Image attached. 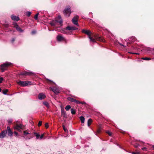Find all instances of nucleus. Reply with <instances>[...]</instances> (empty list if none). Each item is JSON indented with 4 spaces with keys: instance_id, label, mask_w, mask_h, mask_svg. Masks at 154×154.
<instances>
[{
    "instance_id": "20e7f679",
    "label": "nucleus",
    "mask_w": 154,
    "mask_h": 154,
    "mask_svg": "<svg viewBox=\"0 0 154 154\" xmlns=\"http://www.w3.org/2000/svg\"><path fill=\"white\" fill-rule=\"evenodd\" d=\"M78 29V28L75 26H68L66 28L64 29V30L62 32L64 33H67V30H76Z\"/></svg>"
},
{
    "instance_id": "6ab92c4d",
    "label": "nucleus",
    "mask_w": 154,
    "mask_h": 154,
    "mask_svg": "<svg viewBox=\"0 0 154 154\" xmlns=\"http://www.w3.org/2000/svg\"><path fill=\"white\" fill-rule=\"evenodd\" d=\"M43 104L45 106L49 108V105L48 103L46 101H45L43 102Z\"/></svg>"
},
{
    "instance_id": "de8ad7c7",
    "label": "nucleus",
    "mask_w": 154,
    "mask_h": 154,
    "mask_svg": "<svg viewBox=\"0 0 154 154\" xmlns=\"http://www.w3.org/2000/svg\"><path fill=\"white\" fill-rule=\"evenodd\" d=\"M15 39L14 38H13L11 40V42H13L14 41Z\"/></svg>"
},
{
    "instance_id": "72a5a7b5",
    "label": "nucleus",
    "mask_w": 154,
    "mask_h": 154,
    "mask_svg": "<svg viewBox=\"0 0 154 154\" xmlns=\"http://www.w3.org/2000/svg\"><path fill=\"white\" fill-rule=\"evenodd\" d=\"M63 130L65 132H66L68 131V130H67V129L66 128L65 126L63 125Z\"/></svg>"
},
{
    "instance_id": "f704fd0d",
    "label": "nucleus",
    "mask_w": 154,
    "mask_h": 154,
    "mask_svg": "<svg viewBox=\"0 0 154 154\" xmlns=\"http://www.w3.org/2000/svg\"><path fill=\"white\" fill-rule=\"evenodd\" d=\"M42 124V122L41 121H39L38 124V126H41Z\"/></svg>"
},
{
    "instance_id": "dca6fc26",
    "label": "nucleus",
    "mask_w": 154,
    "mask_h": 154,
    "mask_svg": "<svg viewBox=\"0 0 154 154\" xmlns=\"http://www.w3.org/2000/svg\"><path fill=\"white\" fill-rule=\"evenodd\" d=\"M33 73L31 72H25L24 73H21V75H30L32 74Z\"/></svg>"
},
{
    "instance_id": "f257e3e1",
    "label": "nucleus",
    "mask_w": 154,
    "mask_h": 154,
    "mask_svg": "<svg viewBox=\"0 0 154 154\" xmlns=\"http://www.w3.org/2000/svg\"><path fill=\"white\" fill-rule=\"evenodd\" d=\"M12 64V63L10 62H6L5 63L1 64L0 66L2 72H4L8 67L10 66Z\"/></svg>"
},
{
    "instance_id": "423d86ee",
    "label": "nucleus",
    "mask_w": 154,
    "mask_h": 154,
    "mask_svg": "<svg viewBox=\"0 0 154 154\" xmlns=\"http://www.w3.org/2000/svg\"><path fill=\"white\" fill-rule=\"evenodd\" d=\"M79 18V16H75L72 19V23L75 25L79 26V25L78 23V21Z\"/></svg>"
},
{
    "instance_id": "603ef678",
    "label": "nucleus",
    "mask_w": 154,
    "mask_h": 154,
    "mask_svg": "<svg viewBox=\"0 0 154 154\" xmlns=\"http://www.w3.org/2000/svg\"><path fill=\"white\" fill-rule=\"evenodd\" d=\"M152 147L154 148V145L152 146Z\"/></svg>"
},
{
    "instance_id": "8fccbe9b",
    "label": "nucleus",
    "mask_w": 154,
    "mask_h": 154,
    "mask_svg": "<svg viewBox=\"0 0 154 154\" xmlns=\"http://www.w3.org/2000/svg\"><path fill=\"white\" fill-rule=\"evenodd\" d=\"M120 45H121L122 46H124L123 45H122V44H120Z\"/></svg>"
},
{
    "instance_id": "aec40b11",
    "label": "nucleus",
    "mask_w": 154,
    "mask_h": 154,
    "mask_svg": "<svg viewBox=\"0 0 154 154\" xmlns=\"http://www.w3.org/2000/svg\"><path fill=\"white\" fill-rule=\"evenodd\" d=\"M50 24L51 26H55L56 25V22L55 21H52L50 23Z\"/></svg>"
},
{
    "instance_id": "09e8293b",
    "label": "nucleus",
    "mask_w": 154,
    "mask_h": 154,
    "mask_svg": "<svg viewBox=\"0 0 154 154\" xmlns=\"http://www.w3.org/2000/svg\"><path fill=\"white\" fill-rule=\"evenodd\" d=\"M100 129H99L97 130V132L98 133H100Z\"/></svg>"
},
{
    "instance_id": "1a4fd4ad",
    "label": "nucleus",
    "mask_w": 154,
    "mask_h": 154,
    "mask_svg": "<svg viewBox=\"0 0 154 154\" xmlns=\"http://www.w3.org/2000/svg\"><path fill=\"white\" fill-rule=\"evenodd\" d=\"M7 132V131H3L0 133V138H2L6 135Z\"/></svg>"
},
{
    "instance_id": "e433bc0d",
    "label": "nucleus",
    "mask_w": 154,
    "mask_h": 154,
    "mask_svg": "<svg viewBox=\"0 0 154 154\" xmlns=\"http://www.w3.org/2000/svg\"><path fill=\"white\" fill-rule=\"evenodd\" d=\"M142 150L144 151H146L147 148L146 147H143L142 148Z\"/></svg>"
},
{
    "instance_id": "c756f323",
    "label": "nucleus",
    "mask_w": 154,
    "mask_h": 154,
    "mask_svg": "<svg viewBox=\"0 0 154 154\" xmlns=\"http://www.w3.org/2000/svg\"><path fill=\"white\" fill-rule=\"evenodd\" d=\"M31 14V12L30 11H27L26 13V14L28 17H29L30 15Z\"/></svg>"
},
{
    "instance_id": "58836bf2",
    "label": "nucleus",
    "mask_w": 154,
    "mask_h": 154,
    "mask_svg": "<svg viewBox=\"0 0 154 154\" xmlns=\"http://www.w3.org/2000/svg\"><path fill=\"white\" fill-rule=\"evenodd\" d=\"M45 127L46 128H48V123H46L45 124Z\"/></svg>"
},
{
    "instance_id": "7c9ffc66",
    "label": "nucleus",
    "mask_w": 154,
    "mask_h": 154,
    "mask_svg": "<svg viewBox=\"0 0 154 154\" xmlns=\"http://www.w3.org/2000/svg\"><path fill=\"white\" fill-rule=\"evenodd\" d=\"M39 14V13H38L36 14L35 15L34 18L35 20H37L38 19V15Z\"/></svg>"
},
{
    "instance_id": "412c9836",
    "label": "nucleus",
    "mask_w": 154,
    "mask_h": 154,
    "mask_svg": "<svg viewBox=\"0 0 154 154\" xmlns=\"http://www.w3.org/2000/svg\"><path fill=\"white\" fill-rule=\"evenodd\" d=\"M89 38L90 39V41L93 42H95V39L93 38L92 37H91V36H89Z\"/></svg>"
},
{
    "instance_id": "79ce46f5",
    "label": "nucleus",
    "mask_w": 154,
    "mask_h": 154,
    "mask_svg": "<svg viewBox=\"0 0 154 154\" xmlns=\"http://www.w3.org/2000/svg\"><path fill=\"white\" fill-rule=\"evenodd\" d=\"M35 33H36V31L34 30L32 31V34H34Z\"/></svg>"
},
{
    "instance_id": "4468645a",
    "label": "nucleus",
    "mask_w": 154,
    "mask_h": 154,
    "mask_svg": "<svg viewBox=\"0 0 154 154\" xmlns=\"http://www.w3.org/2000/svg\"><path fill=\"white\" fill-rule=\"evenodd\" d=\"M57 39L58 41H61L64 40V38L60 35H57Z\"/></svg>"
},
{
    "instance_id": "f8f14e48",
    "label": "nucleus",
    "mask_w": 154,
    "mask_h": 154,
    "mask_svg": "<svg viewBox=\"0 0 154 154\" xmlns=\"http://www.w3.org/2000/svg\"><path fill=\"white\" fill-rule=\"evenodd\" d=\"M45 97V94L42 93H40L39 94L38 96V98L39 100H42L44 99Z\"/></svg>"
},
{
    "instance_id": "49530a36",
    "label": "nucleus",
    "mask_w": 154,
    "mask_h": 154,
    "mask_svg": "<svg viewBox=\"0 0 154 154\" xmlns=\"http://www.w3.org/2000/svg\"><path fill=\"white\" fill-rule=\"evenodd\" d=\"M96 39H97V40H100H100L101 39V38H100V37H99V38H96Z\"/></svg>"
},
{
    "instance_id": "6e6552de",
    "label": "nucleus",
    "mask_w": 154,
    "mask_h": 154,
    "mask_svg": "<svg viewBox=\"0 0 154 154\" xmlns=\"http://www.w3.org/2000/svg\"><path fill=\"white\" fill-rule=\"evenodd\" d=\"M56 22L59 23L60 24H62L63 23V21L61 17L60 16H58L55 19Z\"/></svg>"
},
{
    "instance_id": "ea45409f",
    "label": "nucleus",
    "mask_w": 154,
    "mask_h": 154,
    "mask_svg": "<svg viewBox=\"0 0 154 154\" xmlns=\"http://www.w3.org/2000/svg\"><path fill=\"white\" fill-rule=\"evenodd\" d=\"M10 130H11L10 127L9 126L7 127V130L6 131H10Z\"/></svg>"
},
{
    "instance_id": "ddd939ff",
    "label": "nucleus",
    "mask_w": 154,
    "mask_h": 154,
    "mask_svg": "<svg viewBox=\"0 0 154 154\" xmlns=\"http://www.w3.org/2000/svg\"><path fill=\"white\" fill-rule=\"evenodd\" d=\"M61 115L65 118H66L67 115L66 112L63 109L61 108Z\"/></svg>"
},
{
    "instance_id": "2eb2a0df",
    "label": "nucleus",
    "mask_w": 154,
    "mask_h": 154,
    "mask_svg": "<svg viewBox=\"0 0 154 154\" xmlns=\"http://www.w3.org/2000/svg\"><path fill=\"white\" fill-rule=\"evenodd\" d=\"M11 17V19L13 20L17 21L19 20V18L18 17L12 15Z\"/></svg>"
},
{
    "instance_id": "4be33fe9",
    "label": "nucleus",
    "mask_w": 154,
    "mask_h": 154,
    "mask_svg": "<svg viewBox=\"0 0 154 154\" xmlns=\"http://www.w3.org/2000/svg\"><path fill=\"white\" fill-rule=\"evenodd\" d=\"M71 108V107L70 105H67L66 106V107H65V109L67 110L68 111L69 110L70 108Z\"/></svg>"
},
{
    "instance_id": "39448f33",
    "label": "nucleus",
    "mask_w": 154,
    "mask_h": 154,
    "mask_svg": "<svg viewBox=\"0 0 154 154\" xmlns=\"http://www.w3.org/2000/svg\"><path fill=\"white\" fill-rule=\"evenodd\" d=\"M64 15L67 17L69 16L71 13V9L70 8H66L63 11Z\"/></svg>"
},
{
    "instance_id": "9d476101",
    "label": "nucleus",
    "mask_w": 154,
    "mask_h": 154,
    "mask_svg": "<svg viewBox=\"0 0 154 154\" xmlns=\"http://www.w3.org/2000/svg\"><path fill=\"white\" fill-rule=\"evenodd\" d=\"M14 27L16 28V29L20 32H23V30L20 27H19L16 23L14 24Z\"/></svg>"
},
{
    "instance_id": "f3484780",
    "label": "nucleus",
    "mask_w": 154,
    "mask_h": 154,
    "mask_svg": "<svg viewBox=\"0 0 154 154\" xmlns=\"http://www.w3.org/2000/svg\"><path fill=\"white\" fill-rule=\"evenodd\" d=\"M80 119L82 123H84V122L85 119L84 117L81 116L80 117Z\"/></svg>"
},
{
    "instance_id": "4c0bfd02",
    "label": "nucleus",
    "mask_w": 154,
    "mask_h": 154,
    "mask_svg": "<svg viewBox=\"0 0 154 154\" xmlns=\"http://www.w3.org/2000/svg\"><path fill=\"white\" fill-rule=\"evenodd\" d=\"M3 80V78L0 77V83H1L2 82Z\"/></svg>"
},
{
    "instance_id": "cd10ccee",
    "label": "nucleus",
    "mask_w": 154,
    "mask_h": 154,
    "mask_svg": "<svg viewBox=\"0 0 154 154\" xmlns=\"http://www.w3.org/2000/svg\"><path fill=\"white\" fill-rule=\"evenodd\" d=\"M20 127H21L20 125H17L15 126V128L17 130H19L20 128Z\"/></svg>"
},
{
    "instance_id": "7ed1b4c3",
    "label": "nucleus",
    "mask_w": 154,
    "mask_h": 154,
    "mask_svg": "<svg viewBox=\"0 0 154 154\" xmlns=\"http://www.w3.org/2000/svg\"><path fill=\"white\" fill-rule=\"evenodd\" d=\"M23 134L26 139H30L33 137L32 134L29 132H27L26 131H24Z\"/></svg>"
},
{
    "instance_id": "3c124183",
    "label": "nucleus",
    "mask_w": 154,
    "mask_h": 154,
    "mask_svg": "<svg viewBox=\"0 0 154 154\" xmlns=\"http://www.w3.org/2000/svg\"><path fill=\"white\" fill-rule=\"evenodd\" d=\"M2 91V89L0 88V92H1Z\"/></svg>"
},
{
    "instance_id": "c85d7f7f",
    "label": "nucleus",
    "mask_w": 154,
    "mask_h": 154,
    "mask_svg": "<svg viewBox=\"0 0 154 154\" xmlns=\"http://www.w3.org/2000/svg\"><path fill=\"white\" fill-rule=\"evenodd\" d=\"M68 100L71 101L72 102H73L74 101V100L75 99H73V98H71V97H69L68 99Z\"/></svg>"
},
{
    "instance_id": "a19ab883",
    "label": "nucleus",
    "mask_w": 154,
    "mask_h": 154,
    "mask_svg": "<svg viewBox=\"0 0 154 154\" xmlns=\"http://www.w3.org/2000/svg\"><path fill=\"white\" fill-rule=\"evenodd\" d=\"M43 136H44V134H42L41 135V136H40V138H39L40 139H42L43 137Z\"/></svg>"
},
{
    "instance_id": "9b49d317",
    "label": "nucleus",
    "mask_w": 154,
    "mask_h": 154,
    "mask_svg": "<svg viewBox=\"0 0 154 154\" xmlns=\"http://www.w3.org/2000/svg\"><path fill=\"white\" fill-rule=\"evenodd\" d=\"M82 32L84 33L88 36V37L90 36V34L91 33V32L88 30H86L84 29H83L82 30Z\"/></svg>"
},
{
    "instance_id": "bb28decb",
    "label": "nucleus",
    "mask_w": 154,
    "mask_h": 154,
    "mask_svg": "<svg viewBox=\"0 0 154 154\" xmlns=\"http://www.w3.org/2000/svg\"><path fill=\"white\" fill-rule=\"evenodd\" d=\"M142 59L146 60H151V58L149 57H143Z\"/></svg>"
},
{
    "instance_id": "a878e982",
    "label": "nucleus",
    "mask_w": 154,
    "mask_h": 154,
    "mask_svg": "<svg viewBox=\"0 0 154 154\" xmlns=\"http://www.w3.org/2000/svg\"><path fill=\"white\" fill-rule=\"evenodd\" d=\"M34 134L36 135L37 139H38L40 138V135L38 134L35 132H34Z\"/></svg>"
},
{
    "instance_id": "473e14b6",
    "label": "nucleus",
    "mask_w": 154,
    "mask_h": 154,
    "mask_svg": "<svg viewBox=\"0 0 154 154\" xmlns=\"http://www.w3.org/2000/svg\"><path fill=\"white\" fill-rule=\"evenodd\" d=\"M74 102H75V103H77V104L80 103V102L78 100H76L75 99L74 101Z\"/></svg>"
},
{
    "instance_id": "b1692460",
    "label": "nucleus",
    "mask_w": 154,
    "mask_h": 154,
    "mask_svg": "<svg viewBox=\"0 0 154 154\" xmlns=\"http://www.w3.org/2000/svg\"><path fill=\"white\" fill-rule=\"evenodd\" d=\"M7 132L9 136H11L13 134V133L11 130L8 131Z\"/></svg>"
},
{
    "instance_id": "0eeeda50",
    "label": "nucleus",
    "mask_w": 154,
    "mask_h": 154,
    "mask_svg": "<svg viewBox=\"0 0 154 154\" xmlns=\"http://www.w3.org/2000/svg\"><path fill=\"white\" fill-rule=\"evenodd\" d=\"M50 88L55 94H57L59 93L60 90L59 88L57 87H51Z\"/></svg>"
},
{
    "instance_id": "c9c22d12",
    "label": "nucleus",
    "mask_w": 154,
    "mask_h": 154,
    "mask_svg": "<svg viewBox=\"0 0 154 154\" xmlns=\"http://www.w3.org/2000/svg\"><path fill=\"white\" fill-rule=\"evenodd\" d=\"M106 133H107L109 136H111L112 135L111 133L109 131H107Z\"/></svg>"
},
{
    "instance_id": "a211bd4d",
    "label": "nucleus",
    "mask_w": 154,
    "mask_h": 154,
    "mask_svg": "<svg viewBox=\"0 0 154 154\" xmlns=\"http://www.w3.org/2000/svg\"><path fill=\"white\" fill-rule=\"evenodd\" d=\"M92 120L91 119H88V127H89L91 125L92 122Z\"/></svg>"
},
{
    "instance_id": "37998d69",
    "label": "nucleus",
    "mask_w": 154,
    "mask_h": 154,
    "mask_svg": "<svg viewBox=\"0 0 154 154\" xmlns=\"http://www.w3.org/2000/svg\"><path fill=\"white\" fill-rule=\"evenodd\" d=\"M132 154H139V152H133Z\"/></svg>"
},
{
    "instance_id": "c03bdc74",
    "label": "nucleus",
    "mask_w": 154,
    "mask_h": 154,
    "mask_svg": "<svg viewBox=\"0 0 154 154\" xmlns=\"http://www.w3.org/2000/svg\"><path fill=\"white\" fill-rule=\"evenodd\" d=\"M14 134L16 136H17L18 134V133L17 132L15 131L14 132Z\"/></svg>"
},
{
    "instance_id": "5701e85b",
    "label": "nucleus",
    "mask_w": 154,
    "mask_h": 154,
    "mask_svg": "<svg viewBox=\"0 0 154 154\" xmlns=\"http://www.w3.org/2000/svg\"><path fill=\"white\" fill-rule=\"evenodd\" d=\"M71 112L72 114H75L76 113V110L74 109H71Z\"/></svg>"
},
{
    "instance_id": "393cba45",
    "label": "nucleus",
    "mask_w": 154,
    "mask_h": 154,
    "mask_svg": "<svg viewBox=\"0 0 154 154\" xmlns=\"http://www.w3.org/2000/svg\"><path fill=\"white\" fill-rule=\"evenodd\" d=\"M3 93L4 94H6L7 93L8 91V90L6 89L2 90Z\"/></svg>"
},
{
    "instance_id": "a18cd8bd",
    "label": "nucleus",
    "mask_w": 154,
    "mask_h": 154,
    "mask_svg": "<svg viewBox=\"0 0 154 154\" xmlns=\"http://www.w3.org/2000/svg\"><path fill=\"white\" fill-rule=\"evenodd\" d=\"M131 53V54H139L137 53H131H131Z\"/></svg>"
},
{
    "instance_id": "f03ea898",
    "label": "nucleus",
    "mask_w": 154,
    "mask_h": 154,
    "mask_svg": "<svg viewBox=\"0 0 154 154\" xmlns=\"http://www.w3.org/2000/svg\"><path fill=\"white\" fill-rule=\"evenodd\" d=\"M17 83L20 85L22 86H25L28 85H31V82L29 81H19L17 82Z\"/></svg>"
},
{
    "instance_id": "2f4dec72",
    "label": "nucleus",
    "mask_w": 154,
    "mask_h": 154,
    "mask_svg": "<svg viewBox=\"0 0 154 154\" xmlns=\"http://www.w3.org/2000/svg\"><path fill=\"white\" fill-rule=\"evenodd\" d=\"M9 124H11L12 122V120L11 119H9L7 120Z\"/></svg>"
},
{
    "instance_id": "864d4df0",
    "label": "nucleus",
    "mask_w": 154,
    "mask_h": 154,
    "mask_svg": "<svg viewBox=\"0 0 154 154\" xmlns=\"http://www.w3.org/2000/svg\"><path fill=\"white\" fill-rule=\"evenodd\" d=\"M137 147V146H135V147Z\"/></svg>"
}]
</instances>
